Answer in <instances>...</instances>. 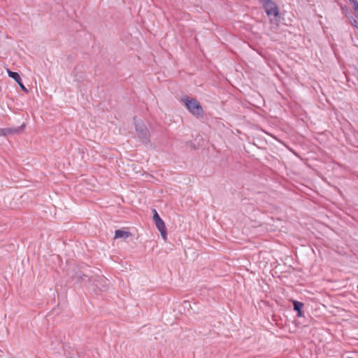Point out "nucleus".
<instances>
[{"mask_svg": "<svg viewBox=\"0 0 358 358\" xmlns=\"http://www.w3.org/2000/svg\"><path fill=\"white\" fill-rule=\"evenodd\" d=\"M135 128L138 137L143 143L148 144L150 142V131L143 122H135Z\"/></svg>", "mask_w": 358, "mask_h": 358, "instance_id": "20e7f679", "label": "nucleus"}, {"mask_svg": "<svg viewBox=\"0 0 358 358\" xmlns=\"http://www.w3.org/2000/svg\"><path fill=\"white\" fill-rule=\"evenodd\" d=\"M131 235V232L128 231H124L117 229L115 231V238H127Z\"/></svg>", "mask_w": 358, "mask_h": 358, "instance_id": "1a4fd4ad", "label": "nucleus"}, {"mask_svg": "<svg viewBox=\"0 0 358 358\" xmlns=\"http://www.w3.org/2000/svg\"><path fill=\"white\" fill-rule=\"evenodd\" d=\"M8 74L10 78H12L20 87L21 90L25 92H28V90L26 88V87L22 83L21 77L20 74L17 72L12 71L9 69H8Z\"/></svg>", "mask_w": 358, "mask_h": 358, "instance_id": "39448f33", "label": "nucleus"}, {"mask_svg": "<svg viewBox=\"0 0 358 358\" xmlns=\"http://www.w3.org/2000/svg\"><path fill=\"white\" fill-rule=\"evenodd\" d=\"M157 229L161 234V236L164 240L166 239L167 231L164 222L162 218L155 222Z\"/></svg>", "mask_w": 358, "mask_h": 358, "instance_id": "423d86ee", "label": "nucleus"}, {"mask_svg": "<svg viewBox=\"0 0 358 358\" xmlns=\"http://www.w3.org/2000/svg\"><path fill=\"white\" fill-rule=\"evenodd\" d=\"M352 24L356 27V25H358V20L357 19H354L353 20V22H352Z\"/></svg>", "mask_w": 358, "mask_h": 358, "instance_id": "f8f14e48", "label": "nucleus"}, {"mask_svg": "<svg viewBox=\"0 0 358 358\" xmlns=\"http://www.w3.org/2000/svg\"><path fill=\"white\" fill-rule=\"evenodd\" d=\"M0 136H1V132H0Z\"/></svg>", "mask_w": 358, "mask_h": 358, "instance_id": "4468645a", "label": "nucleus"}, {"mask_svg": "<svg viewBox=\"0 0 358 358\" xmlns=\"http://www.w3.org/2000/svg\"><path fill=\"white\" fill-rule=\"evenodd\" d=\"M152 212L154 222H155L161 218L160 216L159 215L157 211L156 210V209L153 208L152 210Z\"/></svg>", "mask_w": 358, "mask_h": 358, "instance_id": "9d476101", "label": "nucleus"}, {"mask_svg": "<svg viewBox=\"0 0 358 358\" xmlns=\"http://www.w3.org/2000/svg\"><path fill=\"white\" fill-rule=\"evenodd\" d=\"M349 358H352V357H349Z\"/></svg>", "mask_w": 358, "mask_h": 358, "instance_id": "2eb2a0df", "label": "nucleus"}, {"mask_svg": "<svg viewBox=\"0 0 358 358\" xmlns=\"http://www.w3.org/2000/svg\"><path fill=\"white\" fill-rule=\"evenodd\" d=\"M293 303V308L294 310L296 312V315L298 317H303V308L304 304L299 301H292Z\"/></svg>", "mask_w": 358, "mask_h": 358, "instance_id": "6e6552de", "label": "nucleus"}, {"mask_svg": "<svg viewBox=\"0 0 358 358\" xmlns=\"http://www.w3.org/2000/svg\"><path fill=\"white\" fill-rule=\"evenodd\" d=\"M349 1L352 4L354 10L358 11V1L357 0H349Z\"/></svg>", "mask_w": 358, "mask_h": 358, "instance_id": "9b49d317", "label": "nucleus"}, {"mask_svg": "<svg viewBox=\"0 0 358 358\" xmlns=\"http://www.w3.org/2000/svg\"><path fill=\"white\" fill-rule=\"evenodd\" d=\"M186 108L190 113L196 117H202L203 115V110L201 103L196 99H189L185 96L182 99Z\"/></svg>", "mask_w": 358, "mask_h": 358, "instance_id": "f03ea898", "label": "nucleus"}, {"mask_svg": "<svg viewBox=\"0 0 358 358\" xmlns=\"http://www.w3.org/2000/svg\"><path fill=\"white\" fill-rule=\"evenodd\" d=\"M259 2L268 17L273 16L275 18L280 17L278 7L273 0H259Z\"/></svg>", "mask_w": 358, "mask_h": 358, "instance_id": "7ed1b4c3", "label": "nucleus"}, {"mask_svg": "<svg viewBox=\"0 0 358 358\" xmlns=\"http://www.w3.org/2000/svg\"><path fill=\"white\" fill-rule=\"evenodd\" d=\"M92 273L91 270H88L86 273L79 271L74 274L73 278L78 281H87L99 291H106L109 286V280L103 275H93Z\"/></svg>", "mask_w": 358, "mask_h": 358, "instance_id": "f257e3e1", "label": "nucleus"}, {"mask_svg": "<svg viewBox=\"0 0 358 358\" xmlns=\"http://www.w3.org/2000/svg\"><path fill=\"white\" fill-rule=\"evenodd\" d=\"M24 127V124H23L20 127H6V128H2L0 129V132H1V136H8V135H12L15 134L19 133L22 129Z\"/></svg>", "mask_w": 358, "mask_h": 358, "instance_id": "0eeeda50", "label": "nucleus"}, {"mask_svg": "<svg viewBox=\"0 0 358 358\" xmlns=\"http://www.w3.org/2000/svg\"><path fill=\"white\" fill-rule=\"evenodd\" d=\"M306 1H307L308 2H309V3L312 1V0H306Z\"/></svg>", "mask_w": 358, "mask_h": 358, "instance_id": "ddd939ff", "label": "nucleus"}]
</instances>
